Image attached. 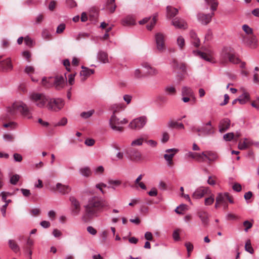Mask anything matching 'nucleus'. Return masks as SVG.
<instances>
[{
	"label": "nucleus",
	"mask_w": 259,
	"mask_h": 259,
	"mask_svg": "<svg viewBox=\"0 0 259 259\" xmlns=\"http://www.w3.org/2000/svg\"><path fill=\"white\" fill-rule=\"evenodd\" d=\"M185 246L187 248L188 256L189 257L190 256L191 252L193 250V245L190 242H187L185 243Z\"/></svg>",
	"instance_id": "37998d69"
},
{
	"label": "nucleus",
	"mask_w": 259,
	"mask_h": 259,
	"mask_svg": "<svg viewBox=\"0 0 259 259\" xmlns=\"http://www.w3.org/2000/svg\"><path fill=\"white\" fill-rule=\"evenodd\" d=\"M234 137V134L233 133H229L224 135V139L226 141H231Z\"/></svg>",
	"instance_id": "4d7b16f0"
},
{
	"label": "nucleus",
	"mask_w": 259,
	"mask_h": 259,
	"mask_svg": "<svg viewBox=\"0 0 259 259\" xmlns=\"http://www.w3.org/2000/svg\"><path fill=\"white\" fill-rule=\"evenodd\" d=\"M157 15L155 14V15L153 17L152 19L151 20L150 24L147 25L146 27L148 30H151L153 28L157 21Z\"/></svg>",
	"instance_id": "c03bdc74"
},
{
	"label": "nucleus",
	"mask_w": 259,
	"mask_h": 259,
	"mask_svg": "<svg viewBox=\"0 0 259 259\" xmlns=\"http://www.w3.org/2000/svg\"><path fill=\"white\" fill-rule=\"evenodd\" d=\"M8 244L10 248L15 252H18L20 251V248L14 240L10 239L8 241Z\"/></svg>",
	"instance_id": "c756f323"
},
{
	"label": "nucleus",
	"mask_w": 259,
	"mask_h": 259,
	"mask_svg": "<svg viewBox=\"0 0 259 259\" xmlns=\"http://www.w3.org/2000/svg\"><path fill=\"white\" fill-rule=\"evenodd\" d=\"M228 60L230 62H232L234 64H236L239 62V59L238 58H237L235 55L231 54H230V55L228 58Z\"/></svg>",
	"instance_id": "69168bd1"
},
{
	"label": "nucleus",
	"mask_w": 259,
	"mask_h": 259,
	"mask_svg": "<svg viewBox=\"0 0 259 259\" xmlns=\"http://www.w3.org/2000/svg\"><path fill=\"white\" fill-rule=\"evenodd\" d=\"M106 4L107 10H108L110 13H113L116 8L115 0H107Z\"/></svg>",
	"instance_id": "7c9ffc66"
},
{
	"label": "nucleus",
	"mask_w": 259,
	"mask_h": 259,
	"mask_svg": "<svg viewBox=\"0 0 259 259\" xmlns=\"http://www.w3.org/2000/svg\"><path fill=\"white\" fill-rule=\"evenodd\" d=\"M206 159L209 161H213L217 159L218 155L214 152L211 151H207V154Z\"/></svg>",
	"instance_id": "e433bc0d"
},
{
	"label": "nucleus",
	"mask_w": 259,
	"mask_h": 259,
	"mask_svg": "<svg viewBox=\"0 0 259 259\" xmlns=\"http://www.w3.org/2000/svg\"><path fill=\"white\" fill-rule=\"evenodd\" d=\"M90 36V34L86 32H80L74 36V38L77 41H79L82 38H88Z\"/></svg>",
	"instance_id": "58836bf2"
},
{
	"label": "nucleus",
	"mask_w": 259,
	"mask_h": 259,
	"mask_svg": "<svg viewBox=\"0 0 259 259\" xmlns=\"http://www.w3.org/2000/svg\"><path fill=\"white\" fill-rule=\"evenodd\" d=\"M245 249L246 251L249 252L251 254L253 253L254 250L251 246V242L249 240H248L245 243Z\"/></svg>",
	"instance_id": "79ce46f5"
},
{
	"label": "nucleus",
	"mask_w": 259,
	"mask_h": 259,
	"mask_svg": "<svg viewBox=\"0 0 259 259\" xmlns=\"http://www.w3.org/2000/svg\"><path fill=\"white\" fill-rule=\"evenodd\" d=\"M196 53H197V55H198L200 58L208 62H211L212 60V58L211 56L206 54L205 53L200 51H197Z\"/></svg>",
	"instance_id": "f704fd0d"
},
{
	"label": "nucleus",
	"mask_w": 259,
	"mask_h": 259,
	"mask_svg": "<svg viewBox=\"0 0 259 259\" xmlns=\"http://www.w3.org/2000/svg\"><path fill=\"white\" fill-rule=\"evenodd\" d=\"M228 199H229V194L228 193H219L216 197L217 202H220L223 206L224 209L228 207Z\"/></svg>",
	"instance_id": "ddd939ff"
},
{
	"label": "nucleus",
	"mask_w": 259,
	"mask_h": 259,
	"mask_svg": "<svg viewBox=\"0 0 259 259\" xmlns=\"http://www.w3.org/2000/svg\"><path fill=\"white\" fill-rule=\"evenodd\" d=\"M108 183L109 185H113L115 186H118L121 184V181L119 180H111V179L109 180L108 181Z\"/></svg>",
	"instance_id": "680f3d73"
},
{
	"label": "nucleus",
	"mask_w": 259,
	"mask_h": 259,
	"mask_svg": "<svg viewBox=\"0 0 259 259\" xmlns=\"http://www.w3.org/2000/svg\"><path fill=\"white\" fill-rule=\"evenodd\" d=\"M199 217L204 225H206L208 223V214L205 212H201L199 214Z\"/></svg>",
	"instance_id": "ea45409f"
},
{
	"label": "nucleus",
	"mask_w": 259,
	"mask_h": 259,
	"mask_svg": "<svg viewBox=\"0 0 259 259\" xmlns=\"http://www.w3.org/2000/svg\"><path fill=\"white\" fill-rule=\"evenodd\" d=\"M104 171V168L103 166H99L94 169V172L96 175H100L103 174Z\"/></svg>",
	"instance_id": "de8ad7c7"
},
{
	"label": "nucleus",
	"mask_w": 259,
	"mask_h": 259,
	"mask_svg": "<svg viewBox=\"0 0 259 259\" xmlns=\"http://www.w3.org/2000/svg\"><path fill=\"white\" fill-rule=\"evenodd\" d=\"M130 157L131 159L135 161H139L142 160L141 153L137 150H131Z\"/></svg>",
	"instance_id": "412c9836"
},
{
	"label": "nucleus",
	"mask_w": 259,
	"mask_h": 259,
	"mask_svg": "<svg viewBox=\"0 0 259 259\" xmlns=\"http://www.w3.org/2000/svg\"><path fill=\"white\" fill-rule=\"evenodd\" d=\"M185 39L182 36H179L177 38V45L179 47L182 49L185 46Z\"/></svg>",
	"instance_id": "49530a36"
},
{
	"label": "nucleus",
	"mask_w": 259,
	"mask_h": 259,
	"mask_svg": "<svg viewBox=\"0 0 259 259\" xmlns=\"http://www.w3.org/2000/svg\"><path fill=\"white\" fill-rule=\"evenodd\" d=\"M172 24L177 28L186 29L187 28V24L183 19L180 18H176L173 19Z\"/></svg>",
	"instance_id": "dca6fc26"
},
{
	"label": "nucleus",
	"mask_w": 259,
	"mask_h": 259,
	"mask_svg": "<svg viewBox=\"0 0 259 259\" xmlns=\"http://www.w3.org/2000/svg\"><path fill=\"white\" fill-rule=\"evenodd\" d=\"M142 66L147 70L146 73L149 75H155L158 73V71L155 68L148 64H143Z\"/></svg>",
	"instance_id": "cd10ccee"
},
{
	"label": "nucleus",
	"mask_w": 259,
	"mask_h": 259,
	"mask_svg": "<svg viewBox=\"0 0 259 259\" xmlns=\"http://www.w3.org/2000/svg\"><path fill=\"white\" fill-rule=\"evenodd\" d=\"M178 13V10L171 6H167L166 8V16L171 18L175 17Z\"/></svg>",
	"instance_id": "a878e982"
},
{
	"label": "nucleus",
	"mask_w": 259,
	"mask_h": 259,
	"mask_svg": "<svg viewBox=\"0 0 259 259\" xmlns=\"http://www.w3.org/2000/svg\"><path fill=\"white\" fill-rule=\"evenodd\" d=\"M214 201V196L211 195L210 197H208L205 199L204 200V204L205 205H210L212 204Z\"/></svg>",
	"instance_id": "603ef678"
},
{
	"label": "nucleus",
	"mask_w": 259,
	"mask_h": 259,
	"mask_svg": "<svg viewBox=\"0 0 259 259\" xmlns=\"http://www.w3.org/2000/svg\"><path fill=\"white\" fill-rule=\"evenodd\" d=\"M52 234L53 236L56 238H60L62 235V232L57 229L53 230Z\"/></svg>",
	"instance_id": "338daca9"
},
{
	"label": "nucleus",
	"mask_w": 259,
	"mask_h": 259,
	"mask_svg": "<svg viewBox=\"0 0 259 259\" xmlns=\"http://www.w3.org/2000/svg\"><path fill=\"white\" fill-rule=\"evenodd\" d=\"M98 59L103 63H106L109 62L108 54L106 52L100 51L97 54Z\"/></svg>",
	"instance_id": "4be33fe9"
},
{
	"label": "nucleus",
	"mask_w": 259,
	"mask_h": 259,
	"mask_svg": "<svg viewBox=\"0 0 259 259\" xmlns=\"http://www.w3.org/2000/svg\"><path fill=\"white\" fill-rule=\"evenodd\" d=\"M3 126L6 128L9 127V128H10V129L13 130L16 127L17 124L15 122L11 121L9 123H4L3 124Z\"/></svg>",
	"instance_id": "864d4df0"
},
{
	"label": "nucleus",
	"mask_w": 259,
	"mask_h": 259,
	"mask_svg": "<svg viewBox=\"0 0 259 259\" xmlns=\"http://www.w3.org/2000/svg\"><path fill=\"white\" fill-rule=\"evenodd\" d=\"M79 172L82 176L87 178L91 176L92 173L91 168L89 166L81 167L79 169Z\"/></svg>",
	"instance_id": "c85d7f7f"
},
{
	"label": "nucleus",
	"mask_w": 259,
	"mask_h": 259,
	"mask_svg": "<svg viewBox=\"0 0 259 259\" xmlns=\"http://www.w3.org/2000/svg\"><path fill=\"white\" fill-rule=\"evenodd\" d=\"M210 194V191L208 187H200L197 188L192 194V197L194 199H200L205 195Z\"/></svg>",
	"instance_id": "9d476101"
},
{
	"label": "nucleus",
	"mask_w": 259,
	"mask_h": 259,
	"mask_svg": "<svg viewBox=\"0 0 259 259\" xmlns=\"http://www.w3.org/2000/svg\"><path fill=\"white\" fill-rule=\"evenodd\" d=\"M122 22L123 25H133L135 24V20L132 16L128 15L123 19Z\"/></svg>",
	"instance_id": "2f4dec72"
},
{
	"label": "nucleus",
	"mask_w": 259,
	"mask_h": 259,
	"mask_svg": "<svg viewBox=\"0 0 259 259\" xmlns=\"http://www.w3.org/2000/svg\"><path fill=\"white\" fill-rule=\"evenodd\" d=\"M56 189L62 194H68L71 191V188L69 186L64 185L59 183L56 185Z\"/></svg>",
	"instance_id": "aec40b11"
},
{
	"label": "nucleus",
	"mask_w": 259,
	"mask_h": 259,
	"mask_svg": "<svg viewBox=\"0 0 259 259\" xmlns=\"http://www.w3.org/2000/svg\"><path fill=\"white\" fill-rule=\"evenodd\" d=\"M109 207L107 200L98 196H92L88 199L87 203L84 205L85 214L89 218H93L99 216Z\"/></svg>",
	"instance_id": "f257e3e1"
},
{
	"label": "nucleus",
	"mask_w": 259,
	"mask_h": 259,
	"mask_svg": "<svg viewBox=\"0 0 259 259\" xmlns=\"http://www.w3.org/2000/svg\"><path fill=\"white\" fill-rule=\"evenodd\" d=\"M186 208V205L184 204L180 205V206H178L176 209L175 212L178 214H182L183 211L185 210Z\"/></svg>",
	"instance_id": "e2e57ef3"
},
{
	"label": "nucleus",
	"mask_w": 259,
	"mask_h": 259,
	"mask_svg": "<svg viewBox=\"0 0 259 259\" xmlns=\"http://www.w3.org/2000/svg\"><path fill=\"white\" fill-rule=\"evenodd\" d=\"M168 125L170 127L184 129L185 127L182 123H179L176 121H169Z\"/></svg>",
	"instance_id": "c9c22d12"
},
{
	"label": "nucleus",
	"mask_w": 259,
	"mask_h": 259,
	"mask_svg": "<svg viewBox=\"0 0 259 259\" xmlns=\"http://www.w3.org/2000/svg\"><path fill=\"white\" fill-rule=\"evenodd\" d=\"M230 53L228 52L226 48H224L221 54L220 62L222 64H225L228 62Z\"/></svg>",
	"instance_id": "b1692460"
},
{
	"label": "nucleus",
	"mask_w": 259,
	"mask_h": 259,
	"mask_svg": "<svg viewBox=\"0 0 259 259\" xmlns=\"http://www.w3.org/2000/svg\"><path fill=\"white\" fill-rule=\"evenodd\" d=\"M13 66L9 58L0 61V70L7 71L12 69Z\"/></svg>",
	"instance_id": "f3484780"
},
{
	"label": "nucleus",
	"mask_w": 259,
	"mask_h": 259,
	"mask_svg": "<svg viewBox=\"0 0 259 259\" xmlns=\"http://www.w3.org/2000/svg\"><path fill=\"white\" fill-rule=\"evenodd\" d=\"M25 72L29 76L34 72V68L31 66H26L25 69Z\"/></svg>",
	"instance_id": "13d9d810"
},
{
	"label": "nucleus",
	"mask_w": 259,
	"mask_h": 259,
	"mask_svg": "<svg viewBox=\"0 0 259 259\" xmlns=\"http://www.w3.org/2000/svg\"><path fill=\"white\" fill-rule=\"evenodd\" d=\"M95 143V141L93 139H87L84 141V144L88 146H92Z\"/></svg>",
	"instance_id": "774afa93"
},
{
	"label": "nucleus",
	"mask_w": 259,
	"mask_h": 259,
	"mask_svg": "<svg viewBox=\"0 0 259 259\" xmlns=\"http://www.w3.org/2000/svg\"><path fill=\"white\" fill-rule=\"evenodd\" d=\"M69 200L71 204V213L73 215H77L79 214L81 205L80 202L73 196L69 197Z\"/></svg>",
	"instance_id": "6e6552de"
},
{
	"label": "nucleus",
	"mask_w": 259,
	"mask_h": 259,
	"mask_svg": "<svg viewBox=\"0 0 259 259\" xmlns=\"http://www.w3.org/2000/svg\"><path fill=\"white\" fill-rule=\"evenodd\" d=\"M53 83L57 89H60L63 87L64 78L62 76H56L55 79H53Z\"/></svg>",
	"instance_id": "5701e85b"
},
{
	"label": "nucleus",
	"mask_w": 259,
	"mask_h": 259,
	"mask_svg": "<svg viewBox=\"0 0 259 259\" xmlns=\"http://www.w3.org/2000/svg\"><path fill=\"white\" fill-rule=\"evenodd\" d=\"M155 39L157 49L160 52H163L165 49V35L161 32L156 33L155 35Z\"/></svg>",
	"instance_id": "423d86ee"
},
{
	"label": "nucleus",
	"mask_w": 259,
	"mask_h": 259,
	"mask_svg": "<svg viewBox=\"0 0 259 259\" xmlns=\"http://www.w3.org/2000/svg\"><path fill=\"white\" fill-rule=\"evenodd\" d=\"M181 95L182 96L193 97L194 93L191 88L184 86L182 88Z\"/></svg>",
	"instance_id": "bb28decb"
},
{
	"label": "nucleus",
	"mask_w": 259,
	"mask_h": 259,
	"mask_svg": "<svg viewBox=\"0 0 259 259\" xmlns=\"http://www.w3.org/2000/svg\"><path fill=\"white\" fill-rule=\"evenodd\" d=\"M178 151L179 150L176 148L168 149L165 150L166 153L164 155V158L167 162V165L168 166L173 164L172 158Z\"/></svg>",
	"instance_id": "f8f14e48"
},
{
	"label": "nucleus",
	"mask_w": 259,
	"mask_h": 259,
	"mask_svg": "<svg viewBox=\"0 0 259 259\" xmlns=\"http://www.w3.org/2000/svg\"><path fill=\"white\" fill-rule=\"evenodd\" d=\"M144 141H145V138L143 137H141L133 140L132 142L131 145L133 147L141 146L143 144Z\"/></svg>",
	"instance_id": "4c0bfd02"
},
{
	"label": "nucleus",
	"mask_w": 259,
	"mask_h": 259,
	"mask_svg": "<svg viewBox=\"0 0 259 259\" xmlns=\"http://www.w3.org/2000/svg\"><path fill=\"white\" fill-rule=\"evenodd\" d=\"M81 68L82 70L80 72V75L82 81H84L91 74L94 73L95 71L93 69H89L84 66H82Z\"/></svg>",
	"instance_id": "a211bd4d"
},
{
	"label": "nucleus",
	"mask_w": 259,
	"mask_h": 259,
	"mask_svg": "<svg viewBox=\"0 0 259 259\" xmlns=\"http://www.w3.org/2000/svg\"><path fill=\"white\" fill-rule=\"evenodd\" d=\"M7 111L8 114L6 116L2 117L4 120L9 119L10 116L14 115L16 114V111H19L22 116L28 119H31L32 117L29 107L22 101L14 102L11 106L7 108Z\"/></svg>",
	"instance_id": "f03ea898"
},
{
	"label": "nucleus",
	"mask_w": 259,
	"mask_h": 259,
	"mask_svg": "<svg viewBox=\"0 0 259 259\" xmlns=\"http://www.w3.org/2000/svg\"><path fill=\"white\" fill-rule=\"evenodd\" d=\"M213 15V13L207 14H205L202 13H199L197 15V19L201 24L205 25L211 22L212 17Z\"/></svg>",
	"instance_id": "9b49d317"
},
{
	"label": "nucleus",
	"mask_w": 259,
	"mask_h": 259,
	"mask_svg": "<svg viewBox=\"0 0 259 259\" xmlns=\"http://www.w3.org/2000/svg\"><path fill=\"white\" fill-rule=\"evenodd\" d=\"M163 91L167 96H174L177 94V89L175 85L168 84L166 85Z\"/></svg>",
	"instance_id": "6ab92c4d"
},
{
	"label": "nucleus",
	"mask_w": 259,
	"mask_h": 259,
	"mask_svg": "<svg viewBox=\"0 0 259 259\" xmlns=\"http://www.w3.org/2000/svg\"><path fill=\"white\" fill-rule=\"evenodd\" d=\"M49 97L44 93L33 92L29 95L30 100L39 108H47Z\"/></svg>",
	"instance_id": "7ed1b4c3"
},
{
	"label": "nucleus",
	"mask_w": 259,
	"mask_h": 259,
	"mask_svg": "<svg viewBox=\"0 0 259 259\" xmlns=\"http://www.w3.org/2000/svg\"><path fill=\"white\" fill-rule=\"evenodd\" d=\"M231 124V121L229 118H225L222 119L219 123V128L221 133H224L228 130Z\"/></svg>",
	"instance_id": "2eb2a0df"
},
{
	"label": "nucleus",
	"mask_w": 259,
	"mask_h": 259,
	"mask_svg": "<svg viewBox=\"0 0 259 259\" xmlns=\"http://www.w3.org/2000/svg\"><path fill=\"white\" fill-rule=\"evenodd\" d=\"M243 31L246 33L245 35H250L252 33V29L247 25L244 24L242 26Z\"/></svg>",
	"instance_id": "09e8293b"
},
{
	"label": "nucleus",
	"mask_w": 259,
	"mask_h": 259,
	"mask_svg": "<svg viewBox=\"0 0 259 259\" xmlns=\"http://www.w3.org/2000/svg\"><path fill=\"white\" fill-rule=\"evenodd\" d=\"M66 28V25L64 23L59 24L56 29V33L61 34L63 32Z\"/></svg>",
	"instance_id": "8fccbe9b"
},
{
	"label": "nucleus",
	"mask_w": 259,
	"mask_h": 259,
	"mask_svg": "<svg viewBox=\"0 0 259 259\" xmlns=\"http://www.w3.org/2000/svg\"><path fill=\"white\" fill-rule=\"evenodd\" d=\"M120 121L119 119L115 116L114 113L109 121V125L111 129L119 133L122 132L123 131V127L121 126H119L120 124Z\"/></svg>",
	"instance_id": "0eeeda50"
},
{
	"label": "nucleus",
	"mask_w": 259,
	"mask_h": 259,
	"mask_svg": "<svg viewBox=\"0 0 259 259\" xmlns=\"http://www.w3.org/2000/svg\"><path fill=\"white\" fill-rule=\"evenodd\" d=\"M94 112V110H90L87 112H83L80 114V116L83 118L86 119L91 117Z\"/></svg>",
	"instance_id": "3c124183"
},
{
	"label": "nucleus",
	"mask_w": 259,
	"mask_h": 259,
	"mask_svg": "<svg viewBox=\"0 0 259 259\" xmlns=\"http://www.w3.org/2000/svg\"><path fill=\"white\" fill-rule=\"evenodd\" d=\"M67 122V118L64 117L62 118L60 121L55 124V126H64Z\"/></svg>",
	"instance_id": "bf43d9fd"
},
{
	"label": "nucleus",
	"mask_w": 259,
	"mask_h": 259,
	"mask_svg": "<svg viewBox=\"0 0 259 259\" xmlns=\"http://www.w3.org/2000/svg\"><path fill=\"white\" fill-rule=\"evenodd\" d=\"M249 99V95L247 93H244L238 98V101L241 104H245Z\"/></svg>",
	"instance_id": "72a5a7b5"
},
{
	"label": "nucleus",
	"mask_w": 259,
	"mask_h": 259,
	"mask_svg": "<svg viewBox=\"0 0 259 259\" xmlns=\"http://www.w3.org/2000/svg\"><path fill=\"white\" fill-rule=\"evenodd\" d=\"M202 136H207L214 133L213 127L210 121H208L201 127Z\"/></svg>",
	"instance_id": "4468645a"
},
{
	"label": "nucleus",
	"mask_w": 259,
	"mask_h": 259,
	"mask_svg": "<svg viewBox=\"0 0 259 259\" xmlns=\"http://www.w3.org/2000/svg\"><path fill=\"white\" fill-rule=\"evenodd\" d=\"M3 139L6 142H11L14 139V137L10 134H5L3 135Z\"/></svg>",
	"instance_id": "052dcab7"
},
{
	"label": "nucleus",
	"mask_w": 259,
	"mask_h": 259,
	"mask_svg": "<svg viewBox=\"0 0 259 259\" xmlns=\"http://www.w3.org/2000/svg\"><path fill=\"white\" fill-rule=\"evenodd\" d=\"M20 176L18 175H14L10 178V183L13 185H16L19 181Z\"/></svg>",
	"instance_id": "5fc2aeb1"
},
{
	"label": "nucleus",
	"mask_w": 259,
	"mask_h": 259,
	"mask_svg": "<svg viewBox=\"0 0 259 259\" xmlns=\"http://www.w3.org/2000/svg\"><path fill=\"white\" fill-rule=\"evenodd\" d=\"M53 83V80L52 77L47 78L44 77L41 80V84L46 88H49L52 86Z\"/></svg>",
	"instance_id": "473e14b6"
},
{
	"label": "nucleus",
	"mask_w": 259,
	"mask_h": 259,
	"mask_svg": "<svg viewBox=\"0 0 259 259\" xmlns=\"http://www.w3.org/2000/svg\"><path fill=\"white\" fill-rule=\"evenodd\" d=\"M64 106V101L62 99L49 98L47 109L51 111L57 112L61 110Z\"/></svg>",
	"instance_id": "20e7f679"
},
{
	"label": "nucleus",
	"mask_w": 259,
	"mask_h": 259,
	"mask_svg": "<svg viewBox=\"0 0 259 259\" xmlns=\"http://www.w3.org/2000/svg\"><path fill=\"white\" fill-rule=\"evenodd\" d=\"M180 229H176L172 233V237L174 240L176 241H178L180 240V234H179Z\"/></svg>",
	"instance_id": "6e6d98bb"
},
{
	"label": "nucleus",
	"mask_w": 259,
	"mask_h": 259,
	"mask_svg": "<svg viewBox=\"0 0 259 259\" xmlns=\"http://www.w3.org/2000/svg\"><path fill=\"white\" fill-rule=\"evenodd\" d=\"M147 121V117L142 116L133 119L129 124L128 127L132 130H139L145 125Z\"/></svg>",
	"instance_id": "39448f33"
},
{
	"label": "nucleus",
	"mask_w": 259,
	"mask_h": 259,
	"mask_svg": "<svg viewBox=\"0 0 259 259\" xmlns=\"http://www.w3.org/2000/svg\"><path fill=\"white\" fill-rule=\"evenodd\" d=\"M179 65L180 64L179 62L175 59H174L170 62V65L174 70H176L179 69Z\"/></svg>",
	"instance_id": "0e129e2a"
},
{
	"label": "nucleus",
	"mask_w": 259,
	"mask_h": 259,
	"mask_svg": "<svg viewBox=\"0 0 259 259\" xmlns=\"http://www.w3.org/2000/svg\"><path fill=\"white\" fill-rule=\"evenodd\" d=\"M190 36L191 38V42L192 44L196 47H198L200 46V39L197 37L196 33L195 31L192 30L190 32Z\"/></svg>",
	"instance_id": "393cba45"
},
{
	"label": "nucleus",
	"mask_w": 259,
	"mask_h": 259,
	"mask_svg": "<svg viewBox=\"0 0 259 259\" xmlns=\"http://www.w3.org/2000/svg\"><path fill=\"white\" fill-rule=\"evenodd\" d=\"M133 76L134 78L137 79H140L144 76L139 69H136L135 70L133 73Z\"/></svg>",
	"instance_id": "a18cd8bd"
},
{
	"label": "nucleus",
	"mask_w": 259,
	"mask_h": 259,
	"mask_svg": "<svg viewBox=\"0 0 259 259\" xmlns=\"http://www.w3.org/2000/svg\"><path fill=\"white\" fill-rule=\"evenodd\" d=\"M42 37L44 39L49 40L51 38L52 35L49 31L47 29H44L41 33Z\"/></svg>",
	"instance_id": "a19ab883"
},
{
	"label": "nucleus",
	"mask_w": 259,
	"mask_h": 259,
	"mask_svg": "<svg viewBox=\"0 0 259 259\" xmlns=\"http://www.w3.org/2000/svg\"><path fill=\"white\" fill-rule=\"evenodd\" d=\"M242 42L246 46L255 48L257 45V39L254 35H243L241 38Z\"/></svg>",
	"instance_id": "1a4fd4ad"
}]
</instances>
